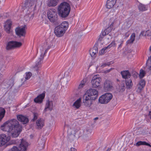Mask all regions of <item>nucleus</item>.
I'll list each match as a JSON object with an SVG mask.
<instances>
[{
    "label": "nucleus",
    "mask_w": 151,
    "mask_h": 151,
    "mask_svg": "<svg viewBox=\"0 0 151 151\" xmlns=\"http://www.w3.org/2000/svg\"><path fill=\"white\" fill-rule=\"evenodd\" d=\"M86 131L87 132V134H91L92 133V132L91 130H86Z\"/></svg>",
    "instance_id": "nucleus-53"
},
{
    "label": "nucleus",
    "mask_w": 151,
    "mask_h": 151,
    "mask_svg": "<svg viewBox=\"0 0 151 151\" xmlns=\"http://www.w3.org/2000/svg\"><path fill=\"white\" fill-rule=\"evenodd\" d=\"M17 117L18 120L21 122L23 124H25L29 122L28 118L23 115H18L17 116Z\"/></svg>",
    "instance_id": "nucleus-19"
},
{
    "label": "nucleus",
    "mask_w": 151,
    "mask_h": 151,
    "mask_svg": "<svg viewBox=\"0 0 151 151\" xmlns=\"http://www.w3.org/2000/svg\"><path fill=\"white\" fill-rule=\"evenodd\" d=\"M2 129L9 133V135L12 137H17L22 131V127L15 119L8 121L1 126Z\"/></svg>",
    "instance_id": "nucleus-1"
},
{
    "label": "nucleus",
    "mask_w": 151,
    "mask_h": 151,
    "mask_svg": "<svg viewBox=\"0 0 151 151\" xmlns=\"http://www.w3.org/2000/svg\"><path fill=\"white\" fill-rule=\"evenodd\" d=\"M59 0H48L47 5L49 7L56 6Z\"/></svg>",
    "instance_id": "nucleus-23"
},
{
    "label": "nucleus",
    "mask_w": 151,
    "mask_h": 151,
    "mask_svg": "<svg viewBox=\"0 0 151 151\" xmlns=\"http://www.w3.org/2000/svg\"><path fill=\"white\" fill-rule=\"evenodd\" d=\"M114 22H115V21L113 22H112V23L110 25L109 27H110L112 29L113 28V27H114Z\"/></svg>",
    "instance_id": "nucleus-50"
},
{
    "label": "nucleus",
    "mask_w": 151,
    "mask_h": 151,
    "mask_svg": "<svg viewBox=\"0 0 151 151\" xmlns=\"http://www.w3.org/2000/svg\"><path fill=\"white\" fill-rule=\"evenodd\" d=\"M148 116L150 117V118L151 119V111H150L149 112V113Z\"/></svg>",
    "instance_id": "nucleus-59"
},
{
    "label": "nucleus",
    "mask_w": 151,
    "mask_h": 151,
    "mask_svg": "<svg viewBox=\"0 0 151 151\" xmlns=\"http://www.w3.org/2000/svg\"><path fill=\"white\" fill-rule=\"evenodd\" d=\"M98 119V117H97L95 118L94 119V120H96Z\"/></svg>",
    "instance_id": "nucleus-63"
},
{
    "label": "nucleus",
    "mask_w": 151,
    "mask_h": 151,
    "mask_svg": "<svg viewBox=\"0 0 151 151\" xmlns=\"http://www.w3.org/2000/svg\"><path fill=\"white\" fill-rule=\"evenodd\" d=\"M81 98H79L74 103L73 106L77 109L79 108L81 106Z\"/></svg>",
    "instance_id": "nucleus-28"
},
{
    "label": "nucleus",
    "mask_w": 151,
    "mask_h": 151,
    "mask_svg": "<svg viewBox=\"0 0 151 151\" xmlns=\"http://www.w3.org/2000/svg\"><path fill=\"white\" fill-rule=\"evenodd\" d=\"M141 35L145 36L149 39L150 38L151 40V31L150 30L142 32L140 34V35Z\"/></svg>",
    "instance_id": "nucleus-24"
},
{
    "label": "nucleus",
    "mask_w": 151,
    "mask_h": 151,
    "mask_svg": "<svg viewBox=\"0 0 151 151\" xmlns=\"http://www.w3.org/2000/svg\"><path fill=\"white\" fill-rule=\"evenodd\" d=\"M84 94L91 99L95 100L98 97V92L97 90L94 88H90L87 90L86 93Z\"/></svg>",
    "instance_id": "nucleus-9"
},
{
    "label": "nucleus",
    "mask_w": 151,
    "mask_h": 151,
    "mask_svg": "<svg viewBox=\"0 0 151 151\" xmlns=\"http://www.w3.org/2000/svg\"><path fill=\"white\" fill-rule=\"evenodd\" d=\"M120 41H123L121 39H118L116 41V44H120Z\"/></svg>",
    "instance_id": "nucleus-55"
},
{
    "label": "nucleus",
    "mask_w": 151,
    "mask_h": 151,
    "mask_svg": "<svg viewBox=\"0 0 151 151\" xmlns=\"http://www.w3.org/2000/svg\"><path fill=\"white\" fill-rule=\"evenodd\" d=\"M150 65H150H149V70H150V71H151V64Z\"/></svg>",
    "instance_id": "nucleus-61"
},
{
    "label": "nucleus",
    "mask_w": 151,
    "mask_h": 151,
    "mask_svg": "<svg viewBox=\"0 0 151 151\" xmlns=\"http://www.w3.org/2000/svg\"><path fill=\"white\" fill-rule=\"evenodd\" d=\"M5 109L1 107H0V122L4 117L5 113Z\"/></svg>",
    "instance_id": "nucleus-30"
},
{
    "label": "nucleus",
    "mask_w": 151,
    "mask_h": 151,
    "mask_svg": "<svg viewBox=\"0 0 151 151\" xmlns=\"http://www.w3.org/2000/svg\"><path fill=\"white\" fill-rule=\"evenodd\" d=\"M10 139V137L7 136L5 134H3L0 135V147L5 145Z\"/></svg>",
    "instance_id": "nucleus-14"
},
{
    "label": "nucleus",
    "mask_w": 151,
    "mask_h": 151,
    "mask_svg": "<svg viewBox=\"0 0 151 151\" xmlns=\"http://www.w3.org/2000/svg\"><path fill=\"white\" fill-rule=\"evenodd\" d=\"M51 47V46L50 45H49L46 42L40 47V50L38 52L39 56L36 62V66L39 67L38 66L42 63L45 54Z\"/></svg>",
    "instance_id": "nucleus-2"
},
{
    "label": "nucleus",
    "mask_w": 151,
    "mask_h": 151,
    "mask_svg": "<svg viewBox=\"0 0 151 151\" xmlns=\"http://www.w3.org/2000/svg\"><path fill=\"white\" fill-rule=\"evenodd\" d=\"M104 88L107 91L112 89L113 87L111 82L109 81H106L104 83Z\"/></svg>",
    "instance_id": "nucleus-17"
},
{
    "label": "nucleus",
    "mask_w": 151,
    "mask_h": 151,
    "mask_svg": "<svg viewBox=\"0 0 151 151\" xmlns=\"http://www.w3.org/2000/svg\"><path fill=\"white\" fill-rule=\"evenodd\" d=\"M147 65H149L151 64V56L148 58L146 63Z\"/></svg>",
    "instance_id": "nucleus-45"
},
{
    "label": "nucleus",
    "mask_w": 151,
    "mask_h": 151,
    "mask_svg": "<svg viewBox=\"0 0 151 151\" xmlns=\"http://www.w3.org/2000/svg\"><path fill=\"white\" fill-rule=\"evenodd\" d=\"M98 48L96 47H94L89 50L90 54L91 57L95 58L96 57V55L98 53Z\"/></svg>",
    "instance_id": "nucleus-25"
},
{
    "label": "nucleus",
    "mask_w": 151,
    "mask_h": 151,
    "mask_svg": "<svg viewBox=\"0 0 151 151\" xmlns=\"http://www.w3.org/2000/svg\"><path fill=\"white\" fill-rule=\"evenodd\" d=\"M28 145V144L26 141L22 139L21 140L19 149L17 147L14 146L8 151H26Z\"/></svg>",
    "instance_id": "nucleus-6"
},
{
    "label": "nucleus",
    "mask_w": 151,
    "mask_h": 151,
    "mask_svg": "<svg viewBox=\"0 0 151 151\" xmlns=\"http://www.w3.org/2000/svg\"><path fill=\"white\" fill-rule=\"evenodd\" d=\"M12 25V22L10 20H7L5 23L4 26L5 31L8 34L10 33L11 32V28Z\"/></svg>",
    "instance_id": "nucleus-16"
},
{
    "label": "nucleus",
    "mask_w": 151,
    "mask_h": 151,
    "mask_svg": "<svg viewBox=\"0 0 151 151\" xmlns=\"http://www.w3.org/2000/svg\"><path fill=\"white\" fill-rule=\"evenodd\" d=\"M145 82L144 80H141L139 82L138 85H139L143 87H144L145 85Z\"/></svg>",
    "instance_id": "nucleus-41"
},
{
    "label": "nucleus",
    "mask_w": 151,
    "mask_h": 151,
    "mask_svg": "<svg viewBox=\"0 0 151 151\" xmlns=\"http://www.w3.org/2000/svg\"><path fill=\"white\" fill-rule=\"evenodd\" d=\"M112 29L110 27H108L106 29L104 30L107 32V33H108V34L111 31Z\"/></svg>",
    "instance_id": "nucleus-47"
},
{
    "label": "nucleus",
    "mask_w": 151,
    "mask_h": 151,
    "mask_svg": "<svg viewBox=\"0 0 151 151\" xmlns=\"http://www.w3.org/2000/svg\"><path fill=\"white\" fill-rule=\"evenodd\" d=\"M70 22L71 23V22H72L73 20V18H70Z\"/></svg>",
    "instance_id": "nucleus-60"
},
{
    "label": "nucleus",
    "mask_w": 151,
    "mask_h": 151,
    "mask_svg": "<svg viewBox=\"0 0 151 151\" xmlns=\"http://www.w3.org/2000/svg\"><path fill=\"white\" fill-rule=\"evenodd\" d=\"M45 97V93L41 94L34 99V101L36 103L41 104L43 101Z\"/></svg>",
    "instance_id": "nucleus-18"
},
{
    "label": "nucleus",
    "mask_w": 151,
    "mask_h": 151,
    "mask_svg": "<svg viewBox=\"0 0 151 151\" xmlns=\"http://www.w3.org/2000/svg\"><path fill=\"white\" fill-rule=\"evenodd\" d=\"M71 6H73L72 3L71 2V3H70L68 2H67V17L69 14H70V16H71V14L72 13Z\"/></svg>",
    "instance_id": "nucleus-26"
},
{
    "label": "nucleus",
    "mask_w": 151,
    "mask_h": 151,
    "mask_svg": "<svg viewBox=\"0 0 151 151\" xmlns=\"http://www.w3.org/2000/svg\"><path fill=\"white\" fill-rule=\"evenodd\" d=\"M112 95L111 93H106L101 96L99 99V102L101 104H106L112 99Z\"/></svg>",
    "instance_id": "nucleus-8"
},
{
    "label": "nucleus",
    "mask_w": 151,
    "mask_h": 151,
    "mask_svg": "<svg viewBox=\"0 0 151 151\" xmlns=\"http://www.w3.org/2000/svg\"><path fill=\"white\" fill-rule=\"evenodd\" d=\"M111 64V62H107V63H103L101 67L104 68L106 66H109Z\"/></svg>",
    "instance_id": "nucleus-44"
},
{
    "label": "nucleus",
    "mask_w": 151,
    "mask_h": 151,
    "mask_svg": "<svg viewBox=\"0 0 151 151\" xmlns=\"http://www.w3.org/2000/svg\"><path fill=\"white\" fill-rule=\"evenodd\" d=\"M16 142L14 141H12L10 142V144H15Z\"/></svg>",
    "instance_id": "nucleus-56"
},
{
    "label": "nucleus",
    "mask_w": 151,
    "mask_h": 151,
    "mask_svg": "<svg viewBox=\"0 0 151 151\" xmlns=\"http://www.w3.org/2000/svg\"><path fill=\"white\" fill-rule=\"evenodd\" d=\"M101 78L99 75H95L92 78L91 81V83L92 87L97 88L101 85Z\"/></svg>",
    "instance_id": "nucleus-10"
},
{
    "label": "nucleus",
    "mask_w": 151,
    "mask_h": 151,
    "mask_svg": "<svg viewBox=\"0 0 151 151\" xmlns=\"http://www.w3.org/2000/svg\"><path fill=\"white\" fill-rule=\"evenodd\" d=\"M107 49L106 47H104L99 51V54L101 55L104 54L106 52V50Z\"/></svg>",
    "instance_id": "nucleus-38"
},
{
    "label": "nucleus",
    "mask_w": 151,
    "mask_h": 151,
    "mask_svg": "<svg viewBox=\"0 0 151 151\" xmlns=\"http://www.w3.org/2000/svg\"><path fill=\"white\" fill-rule=\"evenodd\" d=\"M25 5L27 11L24 17V19L26 22H28L33 19L34 17V11L35 10L36 6V4L30 5L27 6L26 4L25 3Z\"/></svg>",
    "instance_id": "nucleus-4"
},
{
    "label": "nucleus",
    "mask_w": 151,
    "mask_h": 151,
    "mask_svg": "<svg viewBox=\"0 0 151 151\" xmlns=\"http://www.w3.org/2000/svg\"><path fill=\"white\" fill-rule=\"evenodd\" d=\"M149 50L150 52H151V46L150 47Z\"/></svg>",
    "instance_id": "nucleus-64"
},
{
    "label": "nucleus",
    "mask_w": 151,
    "mask_h": 151,
    "mask_svg": "<svg viewBox=\"0 0 151 151\" xmlns=\"http://www.w3.org/2000/svg\"><path fill=\"white\" fill-rule=\"evenodd\" d=\"M36 128L38 129H41L44 125L43 119H38L36 122Z\"/></svg>",
    "instance_id": "nucleus-21"
},
{
    "label": "nucleus",
    "mask_w": 151,
    "mask_h": 151,
    "mask_svg": "<svg viewBox=\"0 0 151 151\" xmlns=\"http://www.w3.org/2000/svg\"><path fill=\"white\" fill-rule=\"evenodd\" d=\"M37 0H27L25 2L27 6H29L30 5H36V3Z\"/></svg>",
    "instance_id": "nucleus-31"
},
{
    "label": "nucleus",
    "mask_w": 151,
    "mask_h": 151,
    "mask_svg": "<svg viewBox=\"0 0 151 151\" xmlns=\"http://www.w3.org/2000/svg\"><path fill=\"white\" fill-rule=\"evenodd\" d=\"M67 24V29L68 28V22H66Z\"/></svg>",
    "instance_id": "nucleus-62"
},
{
    "label": "nucleus",
    "mask_w": 151,
    "mask_h": 151,
    "mask_svg": "<svg viewBox=\"0 0 151 151\" xmlns=\"http://www.w3.org/2000/svg\"><path fill=\"white\" fill-rule=\"evenodd\" d=\"M113 68H111V69L108 70H105L104 71V73H107L109 72H110L112 69H113Z\"/></svg>",
    "instance_id": "nucleus-54"
},
{
    "label": "nucleus",
    "mask_w": 151,
    "mask_h": 151,
    "mask_svg": "<svg viewBox=\"0 0 151 151\" xmlns=\"http://www.w3.org/2000/svg\"><path fill=\"white\" fill-rule=\"evenodd\" d=\"M101 34L103 35L104 36L108 35V34L107 33V32L105 30L104 31L102 32Z\"/></svg>",
    "instance_id": "nucleus-51"
},
{
    "label": "nucleus",
    "mask_w": 151,
    "mask_h": 151,
    "mask_svg": "<svg viewBox=\"0 0 151 151\" xmlns=\"http://www.w3.org/2000/svg\"><path fill=\"white\" fill-rule=\"evenodd\" d=\"M134 145L137 146H139L141 145H143L151 147V145L149 144L144 141H139L137 142Z\"/></svg>",
    "instance_id": "nucleus-32"
},
{
    "label": "nucleus",
    "mask_w": 151,
    "mask_h": 151,
    "mask_svg": "<svg viewBox=\"0 0 151 151\" xmlns=\"http://www.w3.org/2000/svg\"><path fill=\"white\" fill-rule=\"evenodd\" d=\"M2 77V75L0 73V83H1V78Z\"/></svg>",
    "instance_id": "nucleus-58"
},
{
    "label": "nucleus",
    "mask_w": 151,
    "mask_h": 151,
    "mask_svg": "<svg viewBox=\"0 0 151 151\" xmlns=\"http://www.w3.org/2000/svg\"><path fill=\"white\" fill-rule=\"evenodd\" d=\"M116 45V44L115 43L114 41H112V42L107 46L106 47L108 49H109L111 47H115Z\"/></svg>",
    "instance_id": "nucleus-40"
},
{
    "label": "nucleus",
    "mask_w": 151,
    "mask_h": 151,
    "mask_svg": "<svg viewBox=\"0 0 151 151\" xmlns=\"http://www.w3.org/2000/svg\"><path fill=\"white\" fill-rule=\"evenodd\" d=\"M86 82L84 80H83L81 81L80 84H79L78 88L80 89L83 88L85 85Z\"/></svg>",
    "instance_id": "nucleus-39"
},
{
    "label": "nucleus",
    "mask_w": 151,
    "mask_h": 151,
    "mask_svg": "<svg viewBox=\"0 0 151 151\" xmlns=\"http://www.w3.org/2000/svg\"><path fill=\"white\" fill-rule=\"evenodd\" d=\"M14 80L11 79H10L7 83L8 84L9 86V87H12L14 85Z\"/></svg>",
    "instance_id": "nucleus-43"
},
{
    "label": "nucleus",
    "mask_w": 151,
    "mask_h": 151,
    "mask_svg": "<svg viewBox=\"0 0 151 151\" xmlns=\"http://www.w3.org/2000/svg\"><path fill=\"white\" fill-rule=\"evenodd\" d=\"M83 102L84 106L87 107H90L93 104V99H91L85 94L83 96Z\"/></svg>",
    "instance_id": "nucleus-12"
},
{
    "label": "nucleus",
    "mask_w": 151,
    "mask_h": 151,
    "mask_svg": "<svg viewBox=\"0 0 151 151\" xmlns=\"http://www.w3.org/2000/svg\"><path fill=\"white\" fill-rule=\"evenodd\" d=\"M146 73V71H144L142 69H141L140 70V73L139 75L140 78H143Z\"/></svg>",
    "instance_id": "nucleus-37"
},
{
    "label": "nucleus",
    "mask_w": 151,
    "mask_h": 151,
    "mask_svg": "<svg viewBox=\"0 0 151 151\" xmlns=\"http://www.w3.org/2000/svg\"><path fill=\"white\" fill-rule=\"evenodd\" d=\"M37 119V114L36 113L34 114V118L32 119V120L34 121Z\"/></svg>",
    "instance_id": "nucleus-49"
},
{
    "label": "nucleus",
    "mask_w": 151,
    "mask_h": 151,
    "mask_svg": "<svg viewBox=\"0 0 151 151\" xmlns=\"http://www.w3.org/2000/svg\"><path fill=\"white\" fill-rule=\"evenodd\" d=\"M121 74L122 75V78L125 79L127 78H128V77H129L131 76L130 73L128 70L121 71Z\"/></svg>",
    "instance_id": "nucleus-27"
},
{
    "label": "nucleus",
    "mask_w": 151,
    "mask_h": 151,
    "mask_svg": "<svg viewBox=\"0 0 151 151\" xmlns=\"http://www.w3.org/2000/svg\"><path fill=\"white\" fill-rule=\"evenodd\" d=\"M104 37V36L101 34L99 36L98 40L100 41H101Z\"/></svg>",
    "instance_id": "nucleus-48"
},
{
    "label": "nucleus",
    "mask_w": 151,
    "mask_h": 151,
    "mask_svg": "<svg viewBox=\"0 0 151 151\" xmlns=\"http://www.w3.org/2000/svg\"><path fill=\"white\" fill-rule=\"evenodd\" d=\"M26 25H24L22 27H19L16 28L15 29L16 34L19 37H24L26 33Z\"/></svg>",
    "instance_id": "nucleus-13"
},
{
    "label": "nucleus",
    "mask_w": 151,
    "mask_h": 151,
    "mask_svg": "<svg viewBox=\"0 0 151 151\" xmlns=\"http://www.w3.org/2000/svg\"><path fill=\"white\" fill-rule=\"evenodd\" d=\"M47 16L51 22L55 24H58V17L55 9H52L48 10L47 12Z\"/></svg>",
    "instance_id": "nucleus-5"
},
{
    "label": "nucleus",
    "mask_w": 151,
    "mask_h": 151,
    "mask_svg": "<svg viewBox=\"0 0 151 151\" xmlns=\"http://www.w3.org/2000/svg\"><path fill=\"white\" fill-rule=\"evenodd\" d=\"M125 83L127 89H130L132 88L133 84L132 80L129 78L125 79Z\"/></svg>",
    "instance_id": "nucleus-22"
},
{
    "label": "nucleus",
    "mask_w": 151,
    "mask_h": 151,
    "mask_svg": "<svg viewBox=\"0 0 151 151\" xmlns=\"http://www.w3.org/2000/svg\"><path fill=\"white\" fill-rule=\"evenodd\" d=\"M22 43L20 42L15 41H11L9 42L6 46V48L7 50L18 48L22 45Z\"/></svg>",
    "instance_id": "nucleus-11"
},
{
    "label": "nucleus",
    "mask_w": 151,
    "mask_h": 151,
    "mask_svg": "<svg viewBox=\"0 0 151 151\" xmlns=\"http://www.w3.org/2000/svg\"><path fill=\"white\" fill-rule=\"evenodd\" d=\"M135 38V34L134 33H133L130 36V38L128 40L127 42V44L132 43L134 41Z\"/></svg>",
    "instance_id": "nucleus-33"
},
{
    "label": "nucleus",
    "mask_w": 151,
    "mask_h": 151,
    "mask_svg": "<svg viewBox=\"0 0 151 151\" xmlns=\"http://www.w3.org/2000/svg\"><path fill=\"white\" fill-rule=\"evenodd\" d=\"M138 9L140 11H144L147 10L146 6L144 4L140 3L138 6Z\"/></svg>",
    "instance_id": "nucleus-35"
},
{
    "label": "nucleus",
    "mask_w": 151,
    "mask_h": 151,
    "mask_svg": "<svg viewBox=\"0 0 151 151\" xmlns=\"http://www.w3.org/2000/svg\"><path fill=\"white\" fill-rule=\"evenodd\" d=\"M66 30V21H64L55 27L54 33L57 37H61L65 33Z\"/></svg>",
    "instance_id": "nucleus-3"
},
{
    "label": "nucleus",
    "mask_w": 151,
    "mask_h": 151,
    "mask_svg": "<svg viewBox=\"0 0 151 151\" xmlns=\"http://www.w3.org/2000/svg\"><path fill=\"white\" fill-rule=\"evenodd\" d=\"M117 0H107L106 4L107 8L110 9L113 7L116 3Z\"/></svg>",
    "instance_id": "nucleus-20"
},
{
    "label": "nucleus",
    "mask_w": 151,
    "mask_h": 151,
    "mask_svg": "<svg viewBox=\"0 0 151 151\" xmlns=\"http://www.w3.org/2000/svg\"><path fill=\"white\" fill-rule=\"evenodd\" d=\"M143 88L144 87L140 86H139V85H137V88L136 90L137 92L139 93H140Z\"/></svg>",
    "instance_id": "nucleus-42"
},
{
    "label": "nucleus",
    "mask_w": 151,
    "mask_h": 151,
    "mask_svg": "<svg viewBox=\"0 0 151 151\" xmlns=\"http://www.w3.org/2000/svg\"><path fill=\"white\" fill-rule=\"evenodd\" d=\"M70 151H76V150L75 148L72 147L70 148Z\"/></svg>",
    "instance_id": "nucleus-57"
},
{
    "label": "nucleus",
    "mask_w": 151,
    "mask_h": 151,
    "mask_svg": "<svg viewBox=\"0 0 151 151\" xmlns=\"http://www.w3.org/2000/svg\"><path fill=\"white\" fill-rule=\"evenodd\" d=\"M53 101L52 100H50L49 99L47 100L45 105L44 111L46 112L47 110L51 111L53 108Z\"/></svg>",
    "instance_id": "nucleus-15"
},
{
    "label": "nucleus",
    "mask_w": 151,
    "mask_h": 151,
    "mask_svg": "<svg viewBox=\"0 0 151 151\" xmlns=\"http://www.w3.org/2000/svg\"><path fill=\"white\" fill-rule=\"evenodd\" d=\"M45 144V140L44 139H41L39 142V144L40 149H43L44 147V145Z\"/></svg>",
    "instance_id": "nucleus-36"
},
{
    "label": "nucleus",
    "mask_w": 151,
    "mask_h": 151,
    "mask_svg": "<svg viewBox=\"0 0 151 151\" xmlns=\"http://www.w3.org/2000/svg\"><path fill=\"white\" fill-rule=\"evenodd\" d=\"M80 0H67V2H68L70 3H71V2H74L75 3H78L79 1Z\"/></svg>",
    "instance_id": "nucleus-46"
},
{
    "label": "nucleus",
    "mask_w": 151,
    "mask_h": 151,
    "mask_svg": "<svg viewBox=\"0 0 151 151\" xmlns=\"http://www.w3.org/2000/svg\"><path fill=\"white\" fill-rule=\"evenodd\" d=\"M32 76V73L30 72L26 73V76L25 78H24L22 79L21 81L23 82V81H25L29 79L30 77Z\"/></svg>",
    "instance_id": "nucleus-34"
},
{
    "label": "nucleus",
    "mask_w": 151,
    "mask_h": 151,
    "mask_svg": "<svg viewBox=\"0 0 151 151\" xmlns=\"http://www.w3.org/2000/svg\"><path fill=\"white\" fill-rule=\"evenodd\" d=\"M120 44H119V46L118 47V48H121L122 47V46L123 44L124 41H120Z\"/></svg>",
    "instance_id": "nucleus-52"
},
{
    "label": "nucleus",
    "mask_w": 151,
    "mask_h": 151,
    "mask_svg": "<svg viewBox=\"0 0 151 151\" xmlns=\"http://www.w3.org/2000/svg\"><path fill=\"white\" fill-rule=\"evenodd\" d=\"M125 89V87L124 83H121L119 86V87L117 88V90L119 92H123Z\"/></svg>",
    "instance_id": "nucleus-29"
},
{
    "label": "nucleus",
    "mask_w": 151,
    "mask_h": 151,
    "mask_svg": "<svg viewBox=\"0 0 151 151\" xmlns=\"http://www.w3.org/2000/svg\"><path fill=\"white\" fill-rule=\"evenodd\" d=\"M58 13L59 16L62 18L66 17V2L61 3L58 6Z\"/></svg>",
    "instance_id": "nucleus-7"
}]
</instances>
